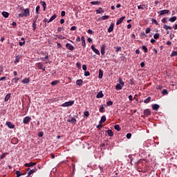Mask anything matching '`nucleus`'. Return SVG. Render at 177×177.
I'll list each match as a JSON object with an SVG mask.
<instances>
[{"instance_id": "37", "label": "nucleus", "mask_w": 177, "mask_h": 177, "mask_svg": "<svg viewBox=\"0 0 177 177\" xmlns=\"http://www.w3.org/2000/svg\"><path fill=\"white\" fill-rule=\"evenodd\" d=\"M99 3H100V1H97L91 2V5H99Z\"/></svg>"}, {"instance_id": "60", "label": "nucleus", "mask_w": 177, "mask_h": 177, "mask_svg": "<svg viewBox=\"0 0 177 177\" xmlns=\"http://www.w3.org/2000/svg\"><path fill=\"white\" fill-rule=\"evenodd\" d=\"M167 17H164L162 19V23H167Z\"/></svg>"}, {"instance_id": "20", "label": "nucleus", "mask_w": 177, "mask_h": 177, "mask_svg": "<svg viewBox=\"0 0 177 177\" xmlns=\"http://www.w3.org/2000/svg\"><path fill=\"white\" fill-rule=\"evenodd\" d=\"M107 134L109 135V136H110L111 138H113L114 136V133H113V131H111V129H108L107 130Z\"/></svg>"}, {"instance_id": "64", "label": "nucleus", "mask_w": 177, "mask_h": 177, "mask_svg": "<svg viewBox=\"0 0 177 177\" xmlns=\"http://www.w3.org/2000/svg\"><path fill=\"white\" fill-rule=\"evenodd\" d=\"M145 62L140 63V66L142 67V68H143V67H145Z\"/></svg>"}, {"instance_id": "54", "label": "nucleus", "mask_w": 177, "mask_h": 177, "mask_svg": "<svg viewBox=\"0 0 177 177\" xmlns=\"http://www.w3.org/2000/svg\"><path fill=\"white\" fill-rule=\"evenodd\" d=\"M61 16L62 17H64V16H66V11H62Z\"/></svg>"}, {"instance_id": "12", "label": "nucleus", "mask_w": 177, "mask_h": 177, "mask_svg": "<svg viewBox=\"0 0 177 177\" xmlns=\"http://www.w3.org/2000/svg\"><path fill=\"white\" fill-rule=\"evenodd\" d=\"M105 49L106 46H104V44L101 46V54L102 55V56L104 55V54L106 53Z\"/></svg>"}, {"instance_id": "40", "label": "nucleus", "mask_w": 177, "mask_h": 177, "mask_svg": "<svg viewBox=\"0 0 177 177\" xmlns=\"http://www.w3.org/2000/svg\"><path fill=\"white\" fill-rule=\"evenodd\" d=\"M32 28H33V31H35V30H37V23L35 22L32 23Z\"/></svg>"}, {"instance_id": "31", "label": "nucleus", "mask_w": 177, "mask_h": 177, "mask_svg": "<svg viewBox=\"0 0 177 177\" xmlns=\"http://www.w3.org/2000/svg\"><path fill=\"white\" fill-rule=\"evenodd\" d=\"M106 122V115H103L101 117V120H100V122L103 124V122Z\"/></svg>"}, {"instance_id": "36", "label": "nucleus", "mask_w": 177, "mask_h": 177, "mask_svg": "<svg viewBox=\"0 0 177 177\" xmlns=\"http://www.w3.org/2000/svg\"><path fill=\"white\" fill-rule=\"evenodd\" d=\"M142 50H144L145 53H147L148 49H147V47H146V46H142Z\"/></svg>"}, {"instance_id": "63", "label": "nucleus", "mask_w": 177, "mask_h": 177, "mask_svg": "<svg viewBox=\"0 0 177 177\" xmlns=\"http://www.w3.org/2000/svg\"><path fill=\"white\" fill-rule=\"evenodd\" d=\"M18 16H19V17H24V14L23 12L19 13Z\"/></svg>"}, {"instance_id": "28", "label": "nucleus", "mask_w": 177, "mask_h": 177, "mask_svg": "<svg viewBox=\"0 0 177 177\" xmlns=\"http://www.w3.org/2000/svg\"><path fill=\"white\" fill-rule=\"evenodd\" d=\"M163 28H164L165 30H172V27H171L170 26H167V25H166V24H165V25L163 26Z\"/></svg>"}, {"instance_id": "6", "label": "nucleus", "mask_w": 177, "mask_h": 177, "mask_svg": "<svg viewBox=\"0 0 177 177\" xmlns=\"http://www.w3.org/2000/svg\"><path fill=\"white\" fill-rule=\"evenodd\" d=\"M23 13H24V17H28V16H30V9L29 8L24 9Z\"/></svg>"}, {"instance_id": "55", "label": "nucleus", "mask_w": 177, "mask_h": 177, "mask_svg": "<svg viewBox=\"0 0 177 177\" xmlns=\"http://www.w3.org/2000/svg\"><path fill=\"white\" fill-rule=\"evenodd\" d=\"M84 115H85V117H88L89 116V112L88 111H85L84 113Z\"/></svg>"}, {"instance_id": "45", "label": "nucleus", "mask_w": 177, "mask_h": 177, "mask_svg": "<svg viewBox=\"0 0 177 177\" xmlns=\"http://www.w3.org/2000/svg\"><path fill=\"white\" fill-rule=\"evenodd\" d=\"M126 138H127V139H131V138H132V134L131 133H127Z\"/></svg>"}, {"instance_id": "43", "label": "nucleus", "mask_w": 177, "mask_h": 177, "mask_svg": "<svg viewBox=\"0 0 177 177\" xmlns=\"http://www.w3.org/2000/svg\"><path fill=\"white\" fill-rule=\"evenodd\" d=\"M106 106H113V101H111V100L108 101V102H106Z\"/></svg>"}, {"instance_id": "35", "label": "nucleus", "mask_w": 177, "mask_h": 177, "mask_svg": "<svg viewBox=\"0 0 177 177\" xmlns=\"http://www.w3.org/2000/svg\"><path fill=\"white\" fill-rule=\"evenodd\" d=\"M19 80H20V78L19 77H15L12 80V82H14L15 84H17V81H19Z\"/></svg>"}, {"instance_id": "11", "label": "nucleus", "mask_w": 177, "mask_h": 177, "mask_svg": "<svg viewBox=\"0 0 177 177\" xmlns=\"http://www.w3.org/2000/svg\"><path fill=\"white\" fill-rule=\"evenodd\" d=\"M103 96H104V95H103V91H101L97 93L96 97H97V99H100V98L103 97Z\"/></svg>"}, {"instance_id": "47", "label": "nucleus", "mask_w": 177, "mask_h": 177, "mask_svg": "<svg viewBox=\"0 0 177 177\" xmlns=\"http://www.w3.org/2000/svg\"><path fill=\"white\" fill-rule=\"evenodd\" d=\"M162 95H168V91L167 89H164L162 91Z\"/></svg>"}, {"instance_id": "9", "label": "nucleus", "mask_w": 177, "mask_h": 177, "mask_svg": "<svg viewBox=\"0 0 177 177\" xmlns=\"http://www.w3.org/2000/svg\"><path fill=\"white\" fill-rule=\"evenodd\" d=\"M125 19V17H120L118 21L116 22V25L117 26H120V24H121V23H122V21H124V19Z\"/></svg>"}, {"instance_id": "18", "label": "nucleus", "mask_w": 177, "mask_h": 177, "mask_svg": "<svg viewBox=\"0 0 177 177\" xmlns=\"http://www.w3.org/2000/svg\"><path fill=\"white\" fill-rule=\"evenodd\" d=\"M83 82L84 81H82V80H77L76 81V85H78V86H82Z\"/></svg>"}, {"instance_id": "42", "label": "nucleus", "mask_w": 177, "mask_h": 177, "mask_svg": "<svg viewBox=\"0 0 177 177\" xmlns=\"http://www.w3.org/2000/svg\"><path fill=\"white\" fill-rule=\"evenodd\" d=\"M151 21H152V23H153V24H156V26H158V22L157 21L156 19H151Z\"/></svg>"}, {"instance_id": "61", "label": "nucleus", "mask_w": 177, "mask_h": 177, "mask_svg": "<svg viewBox=\"0 0 177 177\" xmlns=\"http://www.w3.org/2000/svg\"><path fill=\"white\" fill-rule=\"evenodd\" d=\"M63 28H62V27H59L58 28H57V31L59 32H62V31H63Z\"/></svg>"}, {"instance_id": "41", "label": "nucleus", "mask_w": 177, "mask_h": 177, "mask_svg": "<svg viewBox=\"0 0 177 177\" xmlns=\"http://www.w3.org/2000/svg\"><path fill=\"white\" fill-rule=\"evenodd\" d=\"M16 175H17V177H20L23 174H21V172L20 171H16Z\"/></svg>"}, {"instance_id": "1", "label": "nucleus", "mask_w": 177, "mask_h": 177, "mask_svg": "<svg viewBox=\"0 0 177 177\" xmlns=\"http://www.w3.org/2000/svg\"><path fill=\"white\" fill-rule=\"evenodd\" d=\"M118 82H119V84L115 86V89L116 91H121V89H122V88L124 87V85H125V83L124 82V81H122V79L121 77L118 79Z\"/></svg>"}, {"instance_id": "30", "label": "nucleus", "mask_w": 177, "mask_h": 177, "mask_svg": "<svg viewBox=\"0 0 177 177\" xmlns=\"http://www.w3.org/2000/svg\"><path fill=\"white\" fill-rule=\"evenodd\" d=\"M100 113H104L105 109H104V105H101L100 108L99 109Z\"/></svg>"}, {"instance_id": "44", "label": "nucleus", "mask_w": 177, "mask_h": 177, "mask_svg": "<svg viewBox=\"0 0 177 177\" xmlns=\"http://www.w3.org/2000/svg\"><path fill=\"white\" fill-rule=\"evenodd\" d=\"M39 9H40L39 6H37L35 8V12H36L37 15H38V13H39Z\"/></svg>"}, {"instance_id": "5", "label": "nucleus", "mask_w": 177, "mask_h": 177, "mask_svg": "<svg viewBox=\"0 0 177 177\" xmlns=\"http://www.w3.org/2000/svg\"><path fill=\"white\" fill-rule=\"evenodd\" d=\"M30 121H31V117L30 116H26L23 120V122L26 124H30Z\"/></svg>"}, {"instance_id": "25", "label": "nucleus", "mask_w": 177, "mask_h": 177, "mask_svg": "<svg viewBox=\"0 0 177 177\" xmlns=\"http://www.w3.org/2000/svg\"><path fill=\"white\" fill-rule=\"evenodd\" d=\"M96 13L97 15H100L102 13H104V10L102 9V8H100L98 10H96Z\"/></svg>"}, {"instance_id": "22", "label": "nucleus", "mask_w": 177, "mask_h": 177, "mask_svg": "<svg viewBox=\"0 0 177 177\" xmlns=\"http://www.w3.org/2000/svg\"><path fill=\"white\" fill-rule=\"evenodd\" d=\"M98 78H100V80L103 78V71H102V69L99 70Z\"/></svg>"}, {"instance_id": "29", "label": "nucleus", "mask_w": 177, "mask_h": 177, "mask_svg": "<svg viewBox=\"0 0 177 177\" xmlns=\"http://www.w3.org/2000/svg\"><path fill=\"white\" fill-rule=\"evenodd\" d=\"M176 17H172L169 19V21H170L171 23H174V21H176Z\"/></svg>"}, {"instance_id": "39", "label": "nucleus", "mask_w": 177, "mask_h": 177, "mask_svg": "<svg viewBox=\"0 0 177 177\" xmlns=\"http://www.w3.org/2000/svg\"><path fill=\"white\" fill-rule=\"evenodd\" d=\"M171 57H174V56H177V51H173L170 55Z\"/></svg>"}, {"instance_id": "15", "label": "nucleus", "mask_w": 177, "mask_h": 177, "mask_svg": "<svg viewBox=\"0 0 177 177\" xmlns=\"http://www.w3.org/2000/svg\"><path fill=\"white\" fill-rule=\"evenodd\" d=\"M81 41H82V46L85 48L86 46V44L85 43V37L82 36L81 37Z\"/></svg>"}, {"instance_id": "14", "label": "nucleus", "mask_w": 177, "mask_h": 177, "mask_svg": "<svg viewBox=\"0 0 177 177\" xmlns=\"http://www.w3.org/2000/svg\"><path fill=\"white\" fill-rule=\"evenodd\" d=\"M26 167H34V165H37V163L36 162H30L29 163H26L24 165Z\"/></svg>"}, {"instance_id": "57", "label": "nucleus", "mask_w": 177, "mask_h": 177, "mask_svg": "<svg viewBox=\"0 0 177 177\" xmlns=\"http://www.w3.org/2000/svg\"><path fill=\"white\" fill-rule=\"evenodd\" d=\"M150 28H147L146 30H145V32L146 34H149V32H150Z\"/></svg>"}, {"instance_id": "2", "label": "nucleus", "mask_w": 177, "mask_h": 177, "mask_svg": "<svg viewBox=\"0 0 177 177\" xmlns=\"http://www.w3.org/2000/svg\"><path fill=\"white\" fill-rule=\"evenodd\" d=\"M74 100L66 102L61 105V107H69V106H73V104H74Z\"/></svg>"}, {"instance_id": "52", "label": "nucleus", "mask_w": 177, "mask_h": 177, "mask_svg": "<svg viewBox=\"0 0 177 177\" xmlns=\"http://www.w3.org/2000/svg\"><path fill=\"white\" fill-rule=\"evenodd\" d=\"M36 171H37V169H30V170L29 171V172H30L31 174H34V172H36Z\"/></svg>"}, {"instance_id": "24", "label": "nucleus", "mask_w": 177, "mask_h": 177, "mask_svg": "<svg viewBox=\"0 0 177 177\" xmlns=\"http://www.w3.org/2000/svg\"><path fill=\"white\" fill-rule=\"evenodd\" d=\"M40 4L43 6L44 10H46V2L40 1Z\"/></svg>"}, {"instance_id": "53", "label": "nucleus", "mask_w": 177, "mask_h": 177, "mask_svg": "<svg viewBox=\"0 0 177 177\" xmlns=\"http://www.w3.org/2000/svg\"><path fill=\"white\" fill-rule=\"evenodd\" d=\"M75 30H77V26H72V27L71 28V31H75Z\"/></svg>"}, {"instance_id": "46", "label": "nucleus", "mask_w": 177, "mask_h": 177, "mask_svg": "<svg viewBox=\"0 0 177 177\" xmlns=\"http://www.w3.org/2000/svg\"><path fill=\"white\" fill-rule=\"evenodd\" d=\"M51 85H52L53 86H55V85H57V80L53 81V82H51Z\"/></svg>"}, {"instance_id": "26", "label": "nucleus", "mask_w": 177, "mask_h": 177, "mask_svg": "<svg viewBox=\"0 0 177 177\" xmlns=\"http://www.w3.org/2000/svg\"><path fill=\"white\" fill-rule=\"evenodd\" d=\"M10 93L7 94L4 98V102H8L10 99Z\"/></svg>"}, {"instance_id": "7", "label": "nucleus", "mask_w": 177, "mask_h": 177, "mask_svg": "<svg viewBox=\"0 0 177 177\" xmlns=\"http://www.w3.org/2000/svg\"><path fill=\"white\" fill-rule=\"evenodd\" d=\"M66 48L68 49V50H74V46L71 45L70 43H67L66 44Z\"/></svg>"}, {"instance_id": "51", "label": "nucleus", "mask_w": 177, "mask_h": 177, "mask_svg": "<svg viewBox=\"0 0 177 177\" xmlns=\"http://www.w3.org/2000/svg\"><path fill=\"white\" fill-rule=\"evenodd\" d=\"M39 138H42V136H44V132L40 131L38 134Z\"/></svg>"}, {"instance_id": "56", "label": "nucleus", "mask_w": 177, "mask_h": 177, "mask_svg": "<svg viewBox=\"0 0 177 177\" xmlns=\"http://www.w3.org/2000/svg\"><path fill=\"white\" fill-rule=\"evenodd\" d=\"M20 61V57H17L15 61V63H19V62Z\"/></svg>"}, {"instance_id": "34", "label": "nucleus", "mask_w": 177, "mask_h": 177, "mask_svg": "<svg viewBox=\"0 0 177 177\" xmlns=\"http://www.w3.org/2000/svg\"><path fill=\"white\" fill-rule=\"evenodd\" d=\"M109 17H110L109 15H104L101 17L100 20H107V19H109Z\"/></svg>"}, {"instance_id": "27", "label": "nucleus", "mask_w": 177, "mask_h": 177, "mask_svg": "<svg viewBox=\"0 0 177 177\" xmlns=\"http://www.w3.org/2000/svg\"><path fill=\"white\" fill-rule=\"evenodd\" d=\"M36 66L39 68V70L42 69V68L44 67V65L41 62L36 64Z\"/></svg>"}, {"instance_id": "19", "label": "nucleus", "mask_w": 177, "mask_h": 177, "mask_svg": "<svg viewBox=\"0 0 177 177\" xmlns=\"http://www.w3.org/2000/svg\"><path fill=\"white\" fill-rule=\"evenodd\" d=\"M56 17H57V15L56 14L53 15L50 19L48 21V23H50L51 21H53V20H55V19H56Z\"/></svg>"}, {"instance_id": "38", "label": "nucleus", "mask_w": 177, "mask_h": 177, "mask_svg": "<svg viewBox=\"0 0 177 177\" xmlns=\"http://www.w3.org/2000/svg\"><path fill=\"white\" fill-rule=\"evenodd\" d=\"M153 38H154L155 39H158V38H160V34H158V33L154 34V35H153Z\"/></svg>"}, {"instance_id": "59", "label": "nucleus", "mask_w": 177, "mask_h": 177, "mask_svg": "<svg viewBox=\"0 0 177 177\" xmlns=\"http://www.w3.org/2000/svg\"><path fill=\"white\" fill-rule=\"evenodd\" d=\"M87 32H88V34H91V35L93 34V31L92 30H91V29H88L87 30Z\"/></svg>"}, {"instance_id": "13", "label": "nucleus", "mask_w": 177, "mask_h": 177, "mask_svg": "<svg viewBox=\"0 0 177 177\" xmlns=\"http://www.w3.org/2000/svg\"><path fill=\"white\" fill-rule=\"evenodd\" d=\"M144 114H145V115H147V117H149V115H150V114H151V111H150V109H145L144 111Z\"/></svg>"}, {"instance_id": "16", "label": "nucleus", "mask_w": 177, "mask_h": 177, "mask_svg": "<svg viewBox=\"0 0 177 177\" xmlns=\"http://www.w3.org/2000/svg\"><path fill=\"white\" fill-rule=\"evenodd\" d=\"M2 16L3 17H5L6 19H8V17H9V12H6V11H3L1 13Z\"/></svg>"}, {"instance_id": "62", "label": "nucleus", "mask_w": 177, "mask_h": 177, "mask_svg": "<svg viewBox=\"0 0 177 177\" xmlns=\"http://www.w3.org/2000/svg\"><path fill=\"white\" fill-rule=\"evenodd\" d=\"M82 70H84V71H86V65H82Z\"/></svg>"}, {"instance_id": "17", "label": "nucleus", "mask_w": 177, "mask_h": 177, "mask_svg": "<svg viewBox=\"0 0 177 177\" xmlns=\"http://www.w3.org/2000/svg\"><path fill=\"white\" fill-rule=\"evenodd\" d=\"M29 82H30L29 77L24 78V80H21L22 84H28Z\"/></svg>"}, {"instance_id": "49", "label": "nucleus", "mask_w": 177, "mask_h": 177, "mask_svg": "<svg viewBox=\"0 0 177 177\" xmlns=\"http://www.w3.org/2000/svg\"><path fill=\"white\" fill-rule=\"evenodd\" d=\"M37 20H38V15H36L33 19V23H37Z\"/></svg>"}, {"instance_id": "48", "label": "nucleus", "mask_w": 177, "mask_h": 177, "mask_svg": "<svg viewBox=\"0 0 177 177\" xmlns=\"http://www.w3.org/2000/svg\"><path fill=\"white\" fill-rule=\"evenodd\" d=\"M84 75L85 77H89L91 75V73H89V71H85Z\"/></svg>"}, {"instance_id": "3", "label": "nucleus", "mask_w": 177, "mask_h": 177, "mask_svg": "<svg viewBox=\"0 0 177 177\" xmlns=\"http://www.w3.org/2000/svg\"><path fill=\"white\" fill-rule=\"evenodd\" d=\"M159 14V16H164V15H167V13H169V10H162L159 12H158Z\"/></svg>"}, {"instance_id": "8", "label": "nucleus", "mask_w": 177, "mask_h": 177, "mask_svg": "<svg viewBox=\"0 0 177 177\" xmlns=\"http://www.w3.org/2000/svg\"><path fill=\"white\" fill-rule=\"evenodd\" d=\"M6 125L10 128V129H13L15 128V124L10 122H6Z\"/></svg>"}, {"instance_id": "50", "label": "nucleus", "mask_w": 177, "mask_h": 177, "mask_svg": "<svg viewBox=\"0 0 177 177\" xmlns=\"http://www.w3.org/2000/svg\"><path fill=\"white\" fill-rule=\"evenodd\" d=\"M26 44V41H19V45L20 46H23V45H24Z\"/></svg>"}, {"instance_id": "23", "label": "nucleus", "mask_w": 177, "mask_h": 177, "mask_svg": "<svg viewBox=\"0 0 177 177\" xmlns=\"http://www.w3.org/2000/svg\"><path fill=\"white\" fill-rule=\"evenodd\" d=\"M158 109H160V105H158L157 104H154L152 105L153 110H158Z\"/></svg>"}, {"instance_id": "32", "label": "nucleus", "mask_w": 177, "mask_h": 177, "mask_svg": "<svg viewBox=\"0 0 177 177\" xmlns=\"http://www.w3.org/2000/svg\"><path fill=\"white\" fill-rule=\"evenodd\" d=\"M114 128H115V129L116 131H118V132H120V131H121V127H120V125H118V124H115V125L114 126Z\"/></svg>"}, {"instance_id": "10", "label": "nucleus", "mask_w": 177, "mask_h": 177, "mask_svg": "<svg viewBox=\"0 0 177 177\" xmlns=\"http://www.w3.org/2000/svg\"><path fill=\"white\" fill-rule=\"evenodd\" d=\"M114 30V24L111 23L108 28V32H111Z\"/></svg>"}, {"instance_id": "21", "label": "nucleus", "mask_w": 177, "mask_h": 177, "mask_svg": "<svg viewBox=\"0 0 177 177\" xmlns=\"http://www.w3.org/2000/svg\"><path fill=\"white\" fill-rule=\"evenodd\" d=\"M68 122H71V124H75L77 122V119H75V118H72L71 120H68Z\"/></svg>"}, {"instance_id": "4", "label": "nucleus", "mask_w": 177, "mask_h": 177, "mask_svg": "<svg viewBox=\"0 0 177 177\" xmlns=\"http://www.w3.org/2000/svg\"><path fill=\"white\" fill-rule=\"evenodd\" d=\"M91 49L94 52V53H95V55H98V56H100V51L95 48V46L92 45L91 46Z\"/></svg>"}, {"instance_id": "58", "label": "nucleus", "mask_w": 177, "mask_h": 177, "mask_svg": "<svg viewBox=\"0 0 177 177\" xmlns=\"http://www.w3.org/2000/svg\"><path fill=\"white\" fill-rule=\"evenodd\" d=\"M76 66L77 67V68H81V64L80 62H77Z\"/></svg>"}, {"instance_id": "33", "label": "nucleus", "mask_w": 177, "mask_h": 177, "mask_svg": "<svg viewBox=\"0 0 177 177\" xmlns=\"http://www.w3.org/2000/svg\"><path fill=\"white\" fill-rule=\"evenodd\" d=\"M151 100V97H148L147 99L144 100V103H146V104L149 103Z\"/></svg>"}]
</instances>
